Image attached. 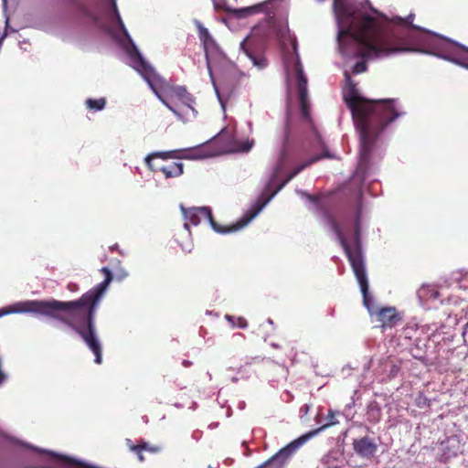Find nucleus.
I'll return each instance as SVG.
<instances>
[{
	"instance_id": "31",
	"label": "nucleus",
	"mask_w": 468,
	"mask_h": 468,
	"mask_svg": "<svg viewBox=\"0 0 468 468\" xmlns=\"http://www.w3.org/2000/svg\"><path fill=\"white\" fill-rule=\"evenodd\" d=\"M5 378L6 377H5V373L0 369V385L4 382Z\"/></svg>"
},
{
	"instance_id": "24",
	"label": "nucleus",
	"mask_w": 468,
	"mask_h": 468,
	"mask_svg": "<svg viewBox=\"0 0 468 468\" xmlns=\"http://www.w3.org/2000/svg\"><path fill=\"white\" fill-rule=\"evenodd\" d=\"M367 64L365 61H359V62H356L354 67H353V73L354 74H359V73H363L367 70Z\"/></svg>"
},
{
	"instance_id": "30",
	"label": "nucleus",
	"mask_w": 468,
	"mask_h": 468,
	"mask_svg": "<svg viewBox=\"0 0 468 468\" xmlns=\"http://www.w3.org/2000/svg\"><path fill=\"white\" fill-rule=\"evenodd\" d=\"M308 199L314 203V204H318L319 203V197L317 196H314V195H308L307 196Z\"/></svg>"
},
{
	"instance_id": "28",
	"label": "nucleus",
	"mask_w": 468,
	"mask_h": 468,
	"mask_svg": "<svg viewBox=\"0 0 468 468\" xmlns=\"http://www.w3.org/2000/svg\"><path fill=\"white\" fill-rule=\"evenodd\" d=\"M333 418H334V415H331V418H329V420H330V421H329L328 423H326V424L323 425V426H322L321 428H319V429H316L315 431H318L316 432V434H317L320 431L324 430V429L328 428L329 426H331V425L335 424V422H334V421L332 420V419H333ZM314 435H315V433H314Z\"/></svg>"
},
{
	"instance_id": "16",
	"label": "nucleus",
	"mask_w": 468,
	"mask_h": 468,
	"mask_svg": "<svg viewBox=\"0 0 468 468\" xmlns=\"http://www.w3.org/2000/svg\"><path fill=\"white\" fill-rule=\"evenodd\" d=\"M198 35L202 42L205 53L207 56L208 51L216 48V42L208 32L207 28L204 27L201 24L198 25Z\"/></svg>"
},
{
	"instance_id": "25",
	"label": "nucleus",
	"mask_w": 468,
	"mask_h": 468,
	"mask_svg": "<svg viewBox=\"0 0 468 468\" xmlns=\"http://www.w3.org/2000/svg\"><path fill=\"white\" fill-rule=\"evenodd\" d=\"M73 5L78 12H80V14L87 16H90V11L88 10V8L86 7V5L83 3L80 2V1H75L73 3Z\"/></svg>"
},
{
	"instance_id": "8",
	"label": "nucleus",
	"mask_w": 468,
	"mask_h": 468,
	"mask_svg": "<svg viewBox=\"0 0 468 468\" xmlns=\"http://www.w3.org/2000/svg\"><path fill=\"white\" fill-rule=\"evenodd\" d=\"M432 36L435 45L441 51L440 56L468 69V48L446 38Z\"/></svg>"
},
{
	"instance_id": "27",
	"label": "nucleus",
	"mask_w": 468,
	"mask_h": 468,
	"mask_svg": "<svg viewBox=\"0 0 468 468\" xmlns=\"http://www.w3.org/2000/svg\"><path fill=\"white\" fill-rule=\"evenodd\" d=\"M333 418H334V415H331V418H329V420H330V421H329L328 423H326V424L323 425V426H322L321 428H319V429H316L315 431H318L316 432V434H317L320 431L324 430V429L328 428L329 426H331V425L335 424V422H334V421L332 420V419H333ZM314 435H315V433H314Z\"/></svg>"
},
{
	"instance_id": "17",
	"label": "nucleus",
	"mask_w": 468,
	"mask_h": 468,
	"mask_svg": "<svg viewBox=\"0 0 468 468\" xmlns=\"http://www.w3.org/2000/svg\"><path fill=\"white\" fill-rule=\"evenodd\" d=\"M271 2L272 0H267L262 3L242 8L239 12L244 16H251L258 13H267L268 6Z\"/></svg>"
},
{
	"instance_id": "32",
	"label": "nucleus",
	"mask_w": 468,
	"mask_h": 468,
	"mask_svg": "<svg viewBox=\"0 0 468 468\" xmlns=\"http://www.w3.org/2000/svg\"><path fill=\"white\" fill-rule=\"evenodd\" d=\"M189 364H190L189 362H187V361H184V365H185V366H187V365H189Z\"/></svg>"
},
{
	"instance_id": "7",
	"label": "nucleus",
	"mask_w": 468,
	"mask_h": 468,
	"mask_svg": "<svg viewBox=\"0 0 468 468\" xmlns=\"http://www.w3.org/2000/svg\"><path fill=\"white\" fill-rule=\"evenodd\" d=\"M130 58L133 63V68L145 79L151 89L158 99L175 114L178 115L177 111L170 105L158 92L156 86H162L165 80L157 74L154 69L143 58L141 53L134 48L130 53Z\"/></svg>"
},
{
	"instance_id": "10",
	"label": "nucleus",
	"mask_w": 468,
	"mask_h": 468,
	"mask_svg": "<svg viewBox=\"0 0 468 468\" xmlns=\"http://www.w3.org/2000/svg\"><path fill=\"white\" fill-rule=\"evenodd\" d=\"M292 46L295 53L294 71L296 76V86L299 93L301 114L304 120H309L310 105L307 91V78L303 73V69L300 62L299 55L297 54V43L295 40L293 41Z\"/></svg>"
},
{
	"instance_id": "18",
	"label": "nucleus",
	"mask_w": 468,
	"mask_h": 468,
	"mask_svg": "<svg viewBox=\"0 0 468 468\" xmlns=\"http://www.w3.org/2000/svg\"><path fill=\"white\" fill-rule=\"evenodd\" d=\"M86 107L90 111H101L105 108L106 105V99L105 98H99V99H88L85 102Z\"/></svg>"
},
{
	"instance_id": "6",
	"label": "nucleus",
	"mask_w": 468,
	"mask_h": 468,
	"mask_svg": "<svg viewBox=\"0 0 468 468\" xmlns=\"http://www.w3.org/2000/svg\"><path fill=\"white\" fill-rule=\"evenodd\" d=\"M219 140L214 138L208 140L204 144H200L197 146L186 148V149H176L165 152H154L148 154L145 157V163L152 171H156L152 165V160L154 158L166 159H203L213 157L222 154L223 150L218 144Z\"/></svg>"
},
{
	"instance_id": "21",
	"label": "nucleus",
	"mask_w": 468,
	"mask_h": 468,
	"mask_svg": "<svg viewBox=\"0 0 468 468\" xmlns=\"http://www.w3.org/2000/svg\"><path fill=\"white\" fill-rule=\"evenodd\" d=\"M138 452L140 451H146L152 453H156L161 451V448L159 446H151L146 441H140L138 444H136V448Z\"/></svg>"
},
{
	"instance_id": "29",
	"label": "nucleus",
	"mask_w": 468,
	"mask_h": 468,
	"mask_svg": "<svg viewBox=\"0 0 468 468\" xmlns=\"http://www.w3.org/2000/svg\"><path fill=\"white\" fill-rule=\"evenodd\" d=\"M250 366H251L250 363H246L245 365L241 366L239 368V374L248 373L249 372V368L250 367Z\"/></svg>"
},
{
	"instance_id": "1",
	"label": "nucleus",
	"mask_w": 468,
	"mask_h": 468,
	"mask_svg": "<svg viewBox=\"0 0 468 468\" xmlns=\"http://www.w3.org/2000/svg\"><path fill=\"white\" fill-rule=\"evenodd\" d=\"M333 7L339 26L338 49L345 57L371 58L410 51L413 48L408 39L412 38V31L428 33L412 24L414 14L392 19L394 24L409 27L405 35L400 36L390 28L388 17L372 6L370 10L377 16L366 12L363 5L346 0H334Z\"/></svg>"
},
{
	"instance_id": "9",
	"label": "nucleus",
	"mask_w": 468,
	"mask_h": 468,
	"mask_svg": "<svg viewBox=\"0 0 468 468\" xmlns=\"http://www.w3.org/2000/svg\"><path fill=\"white\" fill-rule=\"evenodd\" d=\"M318 431H312L291 441L257 468H282V464Z\"/></svg>"
},
{
	"instance_id": "15",
	"label": "nucleus",
	"mask_w": 468,
	"mask_h": 468,
	"mask_svg": "<svg viewBox=\"0 0 468 468\" xmlns=\"http://www.w3.org/2000/svg\"><path fill=\"white\" fill-rule=\"evenodd\" d=\"M159 171L163 173L166 179L178 177L184 173V164L181 162H173L162 165Z\"/></svg>"
},
{
	"instance_id": "2",
	"label": "nucleus",
	"mask_w": 468,
	"mask_h": 468,
	"mask_svg": "<svg viewBox=\"0 0 468 468\" xmlns=\"http://www.w3.org/2000/svg\"><path fill=\"white\" fill-rule=\"evenodd\" d=\"M101 271L104 280L73 301L32 300L0 309V317L16 312H31L57 319L76 332L95 356L94 362L101 364V346L96 335L95 314L112 274L108 267Z\"/></svg>"
},
{
	"instance_id": "11",
	"label": "nucleus",
	"mask_w": 468,
	"mask_h": 468,
	"mask_svg": "<svg viewBox=\"0 0 468 468\" xmlns=\"http://www.w3.org/2000/svg\"><path fill=\"white\" fill-rule=\"evenodd\" d=\"M240 49L252 61V64L260 69L268 65L264 56L263 41L254 36H249L240 42Z\"/></svg>"
},
{
	"instance_id": "26",
	"label": "nucleus",
	"mask_w": 468,
	"mask_h": 468,
	"mask_svg": "<svg viewBox=\"0 0 468 468\" xmlns=\"http://www.w3.org/2000/svg\"><path fill=\"white\" fill-rule=\"evenodd\" d=\"M135 448H136V445H131V446H130V450H131L132 452H133L137 455V457H138L139 461H140L141 463H143V462L144 461V456L143 455V452H144V451H140V452H138L137 450H135Z\"/></svg>"
},
{
	"instance_id": "13",
	"label": "nucleus",
	"mask_w": 468,
	"mask_h": 468,
	"mask_svg": "<svg viewBox=\"0 0 468 468\" xmlns=\"http://www.w3.org/2000/svg\"><path fill=\"white\" fill-rule=\"evenodd\" d=\"M352 444L356 453L362 458L371 459L378 451V444L368 436L356 439Z\"/></svg>"
},
{
	"instance_id": "5",
	"label": "nucleus",
	"mask_w": 468,
	"mask_h": 468,
	"mask_svg": "<svg viewBox=\"0 0 468 468\" xmlns=\"http://www.w3.org/2000/svg\"><path fill=\"white\" fill-rule=\"evenodd\" d=\"M330 157L327 152H324L322 154H316L310 157L308 160L299 164L296 165L293 170L288 175L287 178L281 184V186L274 190L267 198L260 203L258 201L257 206L255 207L253 212L250 215L245 216L243 218L239 219L237 223L231 224L228 227H222L218 225L213 218L211 208L208 207H191L185 208L181 207L183 211L185 219L186 222L185 223V228L188 229L189 224L191 225H198L201 221V218L207 219L215 231L221 234L230 233L237 230H239L243 227H245L261 209L262 207L277 194L279 190L282 189L289 181H291L293 177H295L299 173H301L306 167L312 165L317 161Z\"/></svg>"
},
{
	"instance_id": "20",
	"label": "nucleus",
	"mask_w": 468,
	"mask_h": 468,
	"mask_svg": "<svg viewBox=\"0 0 468 468\" xmlns=\"http://www.w3.org/2000/svg\"><path fill=\"white\" fill-rule=\"evenodd\" d=\"M253 145V142H250V141H240V142H237L235 144V148L233 149L234 152H238V153H248L251 147Z\"/></svg>"
},
{
	"instance_id": "19",
	"label": "nucleus",
	"mask_w": 468,
	"mask_h": 468,
	"mask_svg": "<svg viewBox=\"0 0 468 468\" xmlns=\"http://www.w3.org/2000/svg\"><path fill=\"white\" fill-rule=\"evenodd\" d=\"M225 318L229 321L232 326L246 328L248 326V322L244 317H235L233 315L226 314Z\"/></svg>"
},
{
	"instance_id": "23",
	"label": "nucleus",
	"mask_w": 468,
	"mask_h": 468,
	"mask_svg": "<svg viewBox=\"0 0 468 468\" xmlns=\"http://www.w3.org/2000/svg\"><path fill=\"white\" fill-rule=\"evenodd\" d=\"M290 133H291L290 125H289V123H287V125L284 129L283 147H282V156L285 154L288 145H289Z\"/></svg>"
},
{
	"instance_id": "14",
	"label": "nucleus",
	"mask_w": 468,
	"mask_h": 468,
	"mask_svg": "<svg viewBox=\"0 0 468 468\" xmlns=\"http://www.w3.org/2000/svg\"><path fill=\"white\" fill-rule=\"evenodd\" d=\"M171 96L176 97L177 100L181 101L183 105L187 107L190 110H194L192 103L194 102V99L192 95L187 91L185 87L177 86L171 89Z\"/></svg>"
},
{
	"instance_id": "12",
	"label": "nucleus",
	"mask_w": 468,
	"mask_h": 468,
	"mask_svg": "<svg viewBox=\"0 0 468 468\" xmlns=\"http://www.w3.org/2000/svg\"><path fill=\"white\" fill-rule=\"evenodd\" d=\"M383 329L392 328L401 322L402 317L395 307L378 308L374 314Z\"/></svg>"
},
{
	"instance_id": "3",
	"label": "nucleus",
	"mask_w": 468,
	"mask_h": 468,
	"mask_svg": "<svg viewBox=\"0 0 468 468\" xmlns=\"http://www.w3.org/2000/svg\"><path fill=\"white\" fill-rule=\"evenodd\" d=\"M348 80L350 77L347 73ZM350 95L345 98L360 136V165L368 162L375 144L384 130L404 114L395 99L370 101L358 96L349 80Z\"/></svg>"
},
{
	"instance_id": "22",
	"label": "nucleus",
	"mask_w": 468,
	"mask_h": 468,
	"mask_svg": "<svg viewBox=\"0 0 468 468\" xmlns=\"http://www.w3.org/2000/svg\"><path fill=\"white\" fill-rule=\"evenodd\" d=\"M111 4H112V14H113V16H114L116 22L122 28H123L124 25H123V22L120 16V13L118 11V8H117L116 0H111Z\"/></svg>"
},
{
	"instance_id": "4",
	"label": "nucleus",
	"mask_w": 468,
	"mask_h": 468,
	"mask_svg": "<svg viewBox=\"0 0 468 468\" xmlns=\"http://www.w3.org/2000/svg\"><path fill=\"white\" fill-rule=\"evenodd\" d=\"M360 215H361V209L358 208L356 215L355 217V222H354V234H353V243L354 247L351 248L348 244L344 232L335 218V217L329 213H324V218L326 220V223L330 226L332 230L335 232V234L337 237V239L344 249L346 257L351 264V267L353 269V271L356 275V278L359 283L362 296H363V303L365 307L367 309L370 315H373L376 310H378V307L375 305L374 298L368 292V282L367 277L366 274L365 270V263L364 259L362 255L361 250V241H360V236H361V223H360Z\"/></svg>"
}]
</instances>
